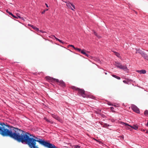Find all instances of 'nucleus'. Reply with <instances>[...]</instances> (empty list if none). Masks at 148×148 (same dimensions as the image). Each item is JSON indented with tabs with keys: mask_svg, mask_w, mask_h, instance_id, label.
<instances>
[{
	"mask_svg": "<svg viewBox=\"0 0 148 148\" xmlns=\"http://www.w3.org/2000/svg\"><path fill=\"white\" fill-rule=\"evenodd\" d=\"M94 140H95L97 142H98L99 141V140H97L95 138H94Z\"/></svg>",
	"mask_w": 148,
	"mask_h": 148,
	"instance_id": "obj_31",
	"label": "nucleus"
},
{
	"mask_svg": "<svg viewBox=\"0 0 148 148\" xmlns=\"http://www.w3.org/2000/svg\"><path fill=\"white\" fill-rule=\"evenodd\" d=\"M120 123V124H122V125H125V126L128 125L129 126L131 127V128H133V129L135 130H137L138 129V126L137 125H133V126H131L128 125L127 123H125L122 121H121Z\"/></svg>",
	"mask_w": 148,
	"mask_h": 148,
	"instance_id": "obj_6",
	"label": "nucleus"
},
{
	"mask_svg": "<svg viewBox=\"0 0 148 148\" xmlns=\"http://www.w3.org/2000/svg\"><path fill=\"white\" fill-rule=\"evenodd\" d=\"M126 81H125V80H123V82H124V83H126Z\"/></svg>",
	"mask_w": 148,
	"mask_h": 148,
	"instance_id": "obj_37",
	"label": "nucleus"
},
{
	"mask_svg": "<svg viewBox=\"0 0 148 148\" xmlns=\"http://www.w3.org/2000/svg\"><path fill=\"white\" fill-rule=\"evenodd\" d=\"M72 88L73 89L78 91L79 94L81 95L83 97H86V95L85 93V91L83 90L80 89L75 86H73Z\"/></svg>",
	"mask_w": 148,
	"mask_h": 148,
	"instance_id": "obj_5",
	"label": "nucleus"
},
{
	"mask_svg": "<svg viewBox=\"0 0 148 148\" xmlns=\"http://www.w3.org/2000/svg\"><path fill=\"white\" fill-rule=\"evenodd\" d=\"M115 65L117 68L122 69L124 71H126L128 70L126 65H123L122 64L118 62H115Z\"/></svg>",
	"mask_w": 148,
	"mask_h": 148,
	"instance_id": "obj_4",
	"label": "nucleus"
},
{
	"mask_svg": "<svg viewBox=\"0 0 148 148\" xmlns=\"http://www.w3.org/2000/svg\"><path fill=\"white\" fill-rule=\"evenodd\" d=\"M17 128L4 123H0V134L3 136H9L13 139Z\"/></svg>",
	"mask_w": 148,
	"mask_h": 148,
	"instance_id": "obj_2",
	"label": "nucleus"
},
{
	"mask_svg": "<svg viewBox=\"0 0 148 148\" xmlns=\"http://www.w3.org/2000/svg\"><path fill=\"white\" fill-rule=\"evenodd\" d=\"M46 79L48 81H51L52 82H54L56 81L58 83V84L62 87H64L65 86V84L64 82L62 80H60L58 79L53 78L50 77H46Z\"/></svg>",
	"mask_w": 148,
	"mask_h": 148,
	"instance_id": "obj_3",
	"label": "nucleus"
},
{
	"mask_svg": "<svg viewBox=\"0 0 148 148\" xmlns=\"http://www.w3.org/2000/svg\"><path fill=\"white\" fill-rule=\"evenodd\" d=\"M98 142H99V143H101V141H99Z\"/></svg>",
	"mask_w": 148,
	"mask_h": 148,
	"instance_id": "obj_36",
	"label": "nucleus"
},
{
	"mask_svg": "<svg viewBox=\"0 0 148 148\" xmlns=\"http://www.w3.org/2000/svg\"><path fill=\"white\" fill-rule=\"evenodd\" d=\"M132 109L135 112L137 113H139L140 112L139 109L138 107L134 105H132L131 106Z\"/></svg>",
	"mask_w": 148,
	"mask_h": 148,
	"instance_id": "obj_8",
	"label": "nucleus"
},
{
	"mask_svg": "<svg viewBox=\"0 0 148 148\" xmlns=\"http://www.w3.org/2000/svg\"><path fill=\"white\" fill-rule=\"evenodd\" d=\"M65 2L66 3V6L69 8L71 9L72 10H74V9H75V5L73 4L70 3Z\"/></svg>",
	"mask_w": 148,
	"mask_h": 148,
	"instance_id": "obj_9",
	"label": "nucleus"
},
{
	"mask_svg": "<svg viewBox=\"0 0 148 148\" xmlns=\"http://www.w3.org/2000/svg\"><path fill=\"white\" fill-rule=\"evenodd\" d=\"M24 131L18 128L13 139L23 144H27L30 148H38L36 146V142L46 147L48 142L40 139L39 136H37L27 132L23 133Z\"/></svg>",
	"mask_w": 148,
	"mask_h": 148,
	"instance_id": "obj_1",
	"label": "nucleus"
},
{
	"mask_svg": "<svg viewBox=\"0 0 148 148\" xmlns=\"http://www.w3.org/2000/svg\"><path fill=\"white\" fill-rule=\"evenodd\" d=\"M51 115L52 117L56 119L57 120L59 121L61 123H63V121L61 118H60L58 116V115L55 114H51Z\"/></svg>",
	"mask_w": 148,
	"mask_h": 148,
	"instance_id": "obj_7",
	"label": "nucleus"
},
{
	"mask_svg": "<svg viewBox=\"0 0 148 148\" xmlns=\"http://www.w3.org/2000/svg\"><path fill=\"white\" fill-rule=\"evenodd\" d=\"M113 106H114L116 108L117 107V106L116 105H113Z\"/></svg>",
	"mask_w": 148,
	"mask_h": 148,
	"instance_id": "obj_34",
	"label": "nucleus"
},
{
	"mask_svg": "<svg viewBox=\"0 0 148 148\" xmlns=\"http://www.w3.org/2000/svg\"><path fill=\"white\" fill-rule=\"evenodd\" d=\"M6 11L8 13H9V12L8 11V10H6Z\"/></svg>",
	"mask_w": 148,
	"mask_h": 148,
	"instance_id": "obj_33",
	"label": "nucleus"
},
{
	"mask_svg": "<svg viewBox=\"0 0 148 148\" xmlns=\"http://www.w3.org/2000/svg\"><path fill=\"white\" fill-rule=\"evenodd\" d=\"M114 53H115V55L118 58L120 57V54L114 51Z\"/></svg>",
	"mask_w": 148,
	"mask_h": 148,
	"instance_id": "obj_17",
	"label": "nucleus"
},
{
	"mask_svg": "<svg viewBox=\"0 0 148 148\" xmlns=\"http://www.w3.org/2000/svg\"><path fill=\"white\" fill-rule=\"evenodd\" d=\"M142 131H143V132H144L145 131V130L144 129L141 130Z\"/></svg>",
	"mask_w": 148,
	"mask_h": 148,
	"instance_id": "obj_39",
	"label": "nucleus"
},
{
	"mask_svg": "<svg viewBox=\"0 0 148 148\" xmlns=\"http://www.w3.org/2000/svg\"><path fill=\"white\" fill-rule=\"evenodd\" d=\"M75 49L77 50L79 52H80L81 50V49L77 48H75Z\"/></svg>",
	"mask_w": 148,
	"mask_h": 148,
	"instance_id": "obj_20",
	"label": "nucleus"
},
{
	"mask_svg": "<svg viewBox=\"0 0 148 148\" xmlns=\"http://www.w3.org/2000/svg\"><path fill=\"white\" fill-rule=\"evenodd\" d=\"M112 75L113 77L115 78H116L118 79H121V78L120 77H118L116 75Z\"/></svg>",
	"mask_w": 148,
	"mask_h": 148,
	"instance_id": "obj_16",
	"label": "nucleus"
},
{
	"mask_svg": "<svg viewBox=\"0 0 148 148\" xmlns=\"http://www.w3.org/2000/svg\"><path fill=\"white\" fill-rule=\"evenodd\" d=\"M74 147L75 148H80V147L78 145H75L74 146Z\"/></svg>",
	"mask_w": 148,
	"mask_h": 148,
	"instance_id": "obj_23",
	"label": "nucleus"
},
{
	"mask_svg": "<svg viewBox=\"0 0 148 148\" xmlns=\"http://www.w3.org/2000/svg\"><path fill=\"white\" fill-rule=\"evenodd\" d=\"M106 124L107 126V124Z\"/></svg>",
	"mask_w": 148,
	"mask_h": 148,
	"instance_id": "obj_42",
	"label": "nucleus"
},
{
	"mask_svg": "<svg viewBox=\"0 0 148 148\" xmlns=\"http://www.w3.org/2000/svg\"><path fill=\"white\" fill-rule=\"evenodd\" d=\"M8 14H9L10 15H11V16H12V15H13V14H12V13L11 12H9Z\"/></svg>",
	"mask_w": 148,
	"mask_h": 148,
	"instance_id": "obj_28",
	"label": "nucleus"
},
{
	"mask_svg": "<svg viewBox=\"0 0 148 148\" xmlns=\"http://www.w3.org/2000/svg\"><path fill=\"white\" fill-rule=\"evenodd\" d=\"M48 10V9H47L45 10H44L42 12H41V13L42 14H44L45 13V12L46 11H47Z\"/></svg>",
	"mask_w": 148,
	"mask_h": 148,
	"instance_id": "obj_19",
	"label": "nucleus"
},
{
	"mask_svg": "<svg viewBox=\"0 0 148 148\" xmlns=\"http://www.w3.org/2000/svg\"><path fill=\"white\" fill-rule=\"evenodd\" d=\"M146 133H147V134L148 133V130H147V131H146Z\"/></svg>",
	"mask_w": 148,
	"mask_h": 148,
	"instance_id": "obj_38",
	"label": "nucleus"
},
{
	"mask_svg": "<svg viewBox=\"0 0 148 148\" xmlns=\"http://www.w3.org/2000/svg\"><path fill=\"white\" fill-rule=\"evenodd\" d=\"M147 125L148 126V123H147Z\"/></svg>",
	"mask_w": 148,
	"mask_h": 148,
	"instance_id": "obj_41",
	"label": "nucleus"
},
{
	"mask_svg": "<svg viewBox=\"0 0 148 148\" xmlns=\"http://www.w3.org/2000/svg\"><path fill=\"white\" fill-rule=\"evenodd\" d=\"M144 114L145 116H148V110H145Z\"/></svg>",
	"mask_w": 148,
	"mask_h": 148,
	"instance_id": "obj_18",
	"label": "nucleus"
},
{
	"mask_svg": "<svg viewBox=\"0 0 148 148\" xmlns=\"http://www.w3.org/2000/svg\"><path fill=\"white\" fill-rule=\"evenodd\" d=\"M45 5L47 7V8L48 7V6L47 4L45 3Z\"/></svg>",
	"mask_w": 148,
	"mask_h": 148,
	"instance_id": "obj_32",
	"label": "nucleus"
},
{
	"mask_svg": "<svg viewBox=\"0 0 148 148\" xmlns=\"http://www.w3.org/2000/svg\"><path fill=\"white\" fill-rule=\"evenodd\" d=\"M12 16L15 18H17L16 16L14 15L13 14V15H12Z\"/></svg>",
	"mask_w": 148,
	"mask_h": 148,
	"instance_id": "obj_27",
	"label": "nucleus"
},
{
	"mask_svg": "<svg viewBox=\"0 0 148 148\" xmlns=\"http://www.w3.org/2000/svg\"><path fill=\"white\" fill-rule=\"evenodd\" d=\"M114 108L113 107H110V109L111 111L113 112H114Z\"/></svg>",
	"mask_w": 148,
	"mask_h": 148,
	"instance_id": "obj_22",
	"label": "nucleus"
},
{
	"mask_svg": "<svg viewBox=\"0 0 148 148\" xmlns=\"http://www.w3.org/2000/svg\"><path fill=\"white\" fill-rule=\"evenodd\" d=\"M41 32V33H44V32H44L43 31H42V30H39V31H38V32Z\"/></svg>",
	"mask_w": 148,
	"mask_h": 148,
	"instance_id": "obj_26",
	"label": "nucleus"
},
{
	"mask_svg": "<svg viewBox=\"0 0 148 148\" xmlns=\"http://www.w3.org/2000/svg\"><path fill=\"white\" fill-rule=\"evenodd\" d=\"M136 53H138L140 54H141V55L143 54L144 53L143 51H142V50H140V49H136Z\"/></svg>",
	"mask_w": 148,
	"mask_h": 148,
	"instance_id": "obj_14",
	"label": "nucleus"
},
{
	"mask_svg": "<svg viewBox=\"0 0 148 148\" xmlns=\"http://www.w3.org/2000/svg\"><path fill=\"white\" fill-rule=\"evenodd\" d=\"M142 56L145 59L148 60V56L144 52L142 55Z\"/></svg>",
	"mask_w": 148,
	"mask_h": 148,
	"instance_id": "obj_12",
	"label": "nucleus"
},
{
	"mask_svg": "<svg viewBox=\"0 0 148 148\" xmlns=\"http://www.w3.org/2000/svg\"><path fill=\"white\" fill-rule=\"evenodd\" d=\"M69 46L73 47L74 49H75V47L72 45H69Z\"/></svg>",
	"mask_w": 148,
	"mask_h": 148,
	"instance_id": "obj_25",
	"label": "nucleus"
},
{
	"mask_svg": "<svg viewBox=\"0 0 148 148\" xmlns=\"http://www.w3.org/2000/svg\"><path fill=\"white\" fill-rule=\"evenodd\" d=\"M28 25L32 27L34 30H35L37 32H38V31H39V29L35 26L30 24H28Z\"/></svg>",
	"mask_w": 148,
	"mask_h": 148,
	"instance_id": "obj_13",
	"label": "nucleus"
},
{
	"mask_svg": "<svg viewBox=\"0 0 148 148\" xmlns=\"http://www.w3.org/2000/svg\"><path fill=\"white\" fill-rule=\"evenodd\" d=\"M108 104L109 106H113V104L110 102H108Z\"/></svg>",
	"mask_w": 148,
	"mask_h": 148,
	"instance_id": "obj_24",
	"label": "nucleus"
},
{
	"mask_svg": "<svg viewBox=\"0 0 148 148\" xmlns=\"http://www.w3.org/2000/svg\"><path fill=\"white\" fill-rule=\"evenodd\" d=\"M85 56L88 57H89L90 56H89V55H88V54H87V53H86V55H85Z\"/></svg>",
	"mask_w": 148,
	"mask_h": 148,
	"instance_id": "obj_30",
	"label": "nucleus"
},
{
	"mask_svg": "<svg viewBox=\"0 0 148 148\" xmlns=\"http://www.w3.org/2000/svg\"><path fill=\"white\" fill-rule=\"evenodd\" d=\"M53 36L55 38V39H56V40L58 41L59 42H60L62 43H63V42H62V40L57 38L56 37V36Z\"/></svg>",
	"mask_w": 148,
	"mask_h": 148,
	"instance_id": "obj_15",
	"label": "nucleus"
},
{
	"mask_svg": "<svg viewBox=\"0 0 148 148\" xmlns=\"http://www.w3.org/2000/svg\"><path fill=\"white\" fill-rule=\"evenodd\" d=\"M44 119L48 123H50L51 124H53L54 123L53 121L47 119L45 117L44 118Z\"/></svg>",
	"mask_w": 148,
	"mask_h": 148,
	"instance_id": "obj_11",
	"label": "nucleus"
},
{
	"mask_svg": "<svg viewBox=\"0 0 148 148\" xmlns=\"http://www.w3.org/2000/svg\"><path fill=\"white\" fill-rule=\"evenodd\" d=\"M136 72L139 73L140 74H145L146 73V71L145 70L142 69L140 70H136Z\"/></svg>",
	"mask_w": 148,
	"mask_h": 148,
	"instance_id": "obj_10",
	"label": "nucleus"
},
{
	"mask_svg": "<svg viewBox=\"0 0 148 148\" xmlns=\"http://www.w3.org/2000/svg\"><path fill=\"white\" fill-rule=\"evenodd\" d=\"M94 34L98 38H99L100 37L97 35V34L95 32H94Z\"/></svg>",
	"mask_w": 148,
	"mask_h": 148,
	"instance_id": "obj_21",
	"label": "nucleus"
},
{
	"mask_svg": "<svg viewBox=\"0 0 148 148\" xmlns=\"http://www.w3.org/2000/svg\"><path fill=\"white\" fill-rule=\"evenodd\" d=\"M83 54H84V55H86V53L85 52H84L83 53Z\"/></svg>",
	"mask_w": 148,
	"mask_h": 148,
	"instance_id": "obj_35",
	"label": "nucleus"
},
{
	"mask_svg": "<svg viewBox=\"0 0 148 148\" xmlns=\"http://www.w3.org/2000/svg\"><path fill=\"white\" fill-rule=\"evenodd\" d=\"M81 52L83 54V53L84 52V50H81Z\"/></svg>",
	"mask_w": 148,
	"mask_h": 148,
	"instance_id": "obj_29",
	"label": "nucleus"
},
{
	"mask_svg": "<svg viewBox=\"0 0 148 148\" xmlns=\"http://www.w3.org/2000/svg\"><path fill=\"white\" fill-rule=\"evenodd\" d=\"M105 74L106 75H107V73L105 72Z\"/></svg>",
	"mask_w": 148,
	"mask_h": 148,
	"instance_id": "obj_40",
	"label": "nucleus"
}]
</instances>
